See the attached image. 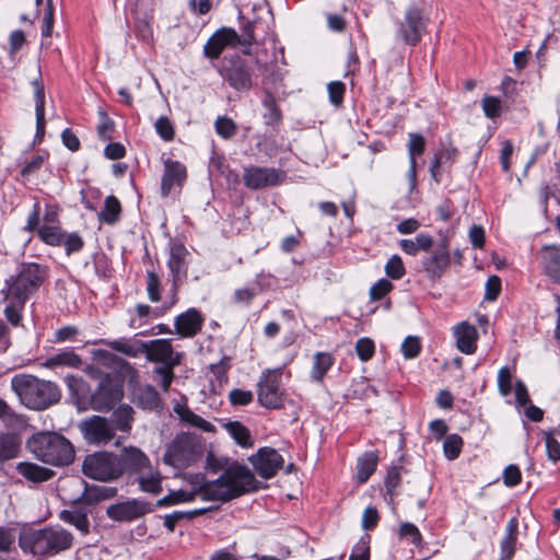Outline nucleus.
<instances>
[{"label":"nucleus","mask_w":560,"mask_h":560,"mask_svg":"<svg viewBox=\"0 0 560 560\" xmlns=\"http://www.w3.org/2000/svg\"><path fill=\"white\" fill-rule=\"evenodd\" d=\"M254 474L244 465L233 464L215 480L202 483L195 491H171L159 501L160 505L191 502L197 495L205 501H229L257 489Z\"/></svg>","instance_id":"f257e3e1"},{"label":"nucleus","mask_w":560,"mask_h":560,"mask_svg":"<svg viewBox=\"0 0 560 560\" xmlns=\"http://www.w3.org/2000/svg\"><path fill=\"white\" fill-rule=\"evenodd\" d=\"M11 389L19 397L22 405L33 410H44L60 399V392L56 384L30 374L13 376Z\"/></svg>","instance_id":"f03ea898"},{"label":"nucleus","mask_w":560,"mask_h":560,"mask_svg":"<svg viewBox=\"0 0 560 560\" xmlns=\"http://www.w3.org/2000/svg\"><path fill=\"white\" fill-rule=\"evenodd\" d=\"M27 448L38 460L51 466H67L74 459L72 444L55 432L34 434L27 441Z\"/></svg>","instance_id":"7ed1b4c3"},{"label":"nucleus","mask_w":560,"mask_h":560,"mask_svg":"<svg viewBox=\"0 0 560 560\" xmlns=\"http://www.w3.org/2000/svg\"><path fill=\"white\" fill-rule=\"evenodd\" d=\"M72 535L61 527L27 530L19 538L20 547L33 555L58 553L71 547Z\"/></svg>","instance_id":"20e7f679"},{"label":"nucleus","mask_w":560,"mask_h":560,"mask_svg":"<svg viewBox=\"0 0 560 560\" xmlns=\"http://www.w3.org/2000/svg\"><path fill=\"white\" fill-rule=\"evenodd\" d=\"M47 277L46 268L35 262L20 265L16 276L5 280V299H12L18 305H25Z\"/></svg>","instance_id":"39448f33"},{"label":"nucleus","mask_w":560,"mask_h":560,"mask_svg":"<svg viewBox=\"0 0 560 560\" xmlns=\"http://www.w3.org/2000/svg\"><path fill=\"white\" fill-rule=\"evenodd\" d=\"M113 452L98 451L85 456L82 464L83 474L91 479L110 482L122 476V464Z\"/></svg>","instance_id":"423d86ee"},{"label":"nucleus","mask_w":560,"mask_h":560,"mask_svg":"<svg viewBox=\"0 0 560 560\" xmlns=\"http://www.w3.org/2000/svg\"><path fill=\"white\" fill-rule=\"evenodd\" d=\"M260 25L259 20L249 21L244 26V38L241 39L237 33L231 28H221L214 33L205 45V55L211 59L220 56L228 46L236 47L237 45H252L255 42L254 32Z\"/></svg>","instance_id":"0eeeda50"},{"label":"nucleus","mask_w":560,"mask_h":560,"mask_svg":"<svg viewBox=\"0 0 560 560\" xmlns=\"http://www.w3.org/2000/svg\"><path fill=\"white\" fill-rule=\"evenodd\" d=\"M281 369L266 370L258 382V401L270 409L280 408L284 401V389L281 387Z\"/></svg>","instance_id":"6e6552de"},{"label":"nucleus","mask_w":560,"mask_h":560,"mask_svg":"<svg viewBox=\"0 0 560 560\" xmlns=\"http://www.w3.org/2000/svg\"><path fill=\"white\" fill-rule=\"evenodd\" d=\"M84 441L90 445L104 446L115 441V428L108 418L91 416L83 419L78 425Z\"/></svg>","instance_id":"1a4fd4ad"},{"label":"nucleus","mask_w":560,"mask_h":560,"mask_svg":"<svg viewBox=\"0 0 560 560\" xmlns=\"http://www.w3.org/2000/svg\"><path fill=\"white\" fill-rule=\"evenodd\" d=\"M194 457V440L187 433L178 434L167 446L163 456L165 464L175 468H184Z\"/></svg>","instance_id":"9d476101"},{"label":"nucleus","mask_w":560,"mask_h":560,"mask_svg":"<svg viewBox=\"0 0 560 560\" xmlns=\"http://www.w3.org/2000/svg\"><path fill=\"white\" fill-rule=\"evenodd\" d=\"M122 395V386L116 380L106 375L92 394L91 401L95 410H108L121 399Z\"/></svg>","instance_id":"9b49d317"},{"label":"nucleus","mask_w":560,"mask_h":560,"mask_svg":"<svg viewBox=\"0 0 560 560\" xmlns=\"http://www.w3.org/2000/svg\"><path fill=\"white\" fill-rule=\"evenodd\" d=\"M285 173L272 167L250 166L244 170L243 179L249 189H262L282 183Z\"/></svg>","instance_id":"f8f14e48"},{"label":"nucleus","mask_w":560,"mask_h":560,"mask_svg":"<svg viewBox=\"0 0 560 560\" xmlns=\"http://www.w3.org/2000/svg\"><path fill=\"white\" fill-rule=\"evenodd\" d=\"M257 474L264 479H270L282 468L284 459L275 448L262 447L249 457Z\"/></svg>","instance_id":"ddd939ff"},{"label":"nucleus","mask_w":560,"mask_h":560,"mask_svg":"<svg viewBox=\"0 0 560 560\" xmlns=\"http://www.w3.org/2000/svg\"><path fill=\"white\" fill-rule=\"evenodd\" d=\"M144 348L149 361L171 366L180 364L183 354L174 351L170 339L151 340Z\"/></svg>","instance_id":"4468645a"},{"label":"nucleus","mask_w":560,"mask_h":560,"mask_svg":"<svg viewBox=\"0 0 560 560\" xmlns=\"http://www.w3.org/2000/svg\"><path fill=\"white\" fill-rule=\"evenodd\" d=\"M451 256L445 241L441 242L432 254L422 260V267L427 277L431 280L440 279L448 269Z\"/></svg>","instance_id":"2eb2a0df"},{"label":"nucleus","mask_w":560,"mask_h":560,"mask_svg":"<svg viewBox=\"0 0 560 560\" xmlns=\"http://www.w3.org/2000/svg\"><path fill=\"white\" fill-rule=\"evenodd\" d=\"M221 74L237 91L249 90L252 86L250 73L240 57L228 60Z\"/></svg>","instance_id":"dca6fc26"},{"label":"nucleus","mask_w":560,"mask_h":560,"mask_svg":"<svg viewBox=\"0 0 560 560\" xmlns=\"http://www.w3.org/2000/svg\"><path fill=\"white\" fill-rule=\"evenodd\" d=\"M149 511L148 503L132 500L110 505L107 509V515L114 521L129 522L143 516Z\"/></svg>","instance_id":"f3484780"},{"label":"nucleus","mask_w":560,"mask_h":560,"mask_svg":"<svg viewBox=\"0 0 560 560\" xmlns=\"http://www.w3.org/2000/svg\"><path fill=\"white\" fill-rule=\"evenodd\" d=\"M422 26L421 11L416 8L409 9L405 14V21L399 26V33L405 43L416 46L421 39Z\"/></svg>","instance_id":"a211bd4d"},{"label":"nucleus","mask_w":560,"mask_h":560,"mask_svg":"<svg viewBox=\"0 0 560 560\" xmlns=\"http://www.w3.org/2000/svg\"><path fill=\"white\" fill-rule=\"evenodd\" d=\"M133 409L129 405H120L112 413L109 421L115 428V435L117 439L114 442L115 446L120 445L121 441L129 434L133 423Z\"/></svg>","instance_id":"6ab92c4d"},{"label":"nucleus","mask_w":560,"mask_h":560,"mask_svg":"<svg viewBox=\"0 0 560 560\" xmlns=\"http://www.w3.org/2000/svg\"><path fill=\"white\" fill-rule=\"evenodd\" d=\"M538 258L545 273L560 283V246L545 245L539 250Z\"/></svg>","instance_id":"aec40b11"},{"label":"nucleus","mask_w":560,"mask_h":560,"mask_svg":"<svg viewBox=\"0 0 560 560\" xmlns=\"http://www.w3.org/2000/svg\"><path fill=\"white\" fill-rule=\"evenodd\" d=\"M188 256L187 248L180 243H174L171 246L170 259H168V268L171 270L173 277V284L177 287V284L186 277L187 273V262L186 257Z\"/></svg>","instance_id":"412c9836"},{"label":"nucleus","mask_w":560,"mask_h":560,"mask_svg":"<svg viewBox=\"0 0 560 560\" xmlns=\"http://www.w3.org/2000/svg\"><path fill=\"white\" fill-rule=\"evenodd\" d=\"M118 458L122 464V475L125 471L130 470L132 472H141L149 468L150 459L149 457L138 447L136 446H126L121 450Z\"/></svg>","instance_id":"4be33fe9"},{"label":"nucleus","mask_w":560,"mask_h":560,"mask_svg":"<svg viewBox=\"0 0 560 560\" xmlns=\"http://www.w3.org/2000/svg\"><path fill=\"white\" fill-rule=\"evenodd\" d=\"M456 347L465 354H472L477 348L478 331L474 325L462 322L454 327Z\"/></svg>","instance_id":"5701e85b"},{"label":"nucleus","mask_w":560,"mask_h":560,"mask_svg":"<svg viewBox=\"0 0 560 560\" xmlns=\"http://www.w3.org/2000/svg\"><path fill=\"white\" fill-rule=\"evenodd\" d=\"M186 179V167L177 162L166 160L164 162V174L162 177L161 191L164 197L168 196L175 185H182Z\"/></svg>","instance_id":"b1692460"},{"label":"nucleus","mask_w":560,"mask_h":560,"mask_svg":"<svg viewBox=\"0 0 560 560\" xmlns=\"http://www.w3.org/2000/svg\"><path fill=\"white\" fill-rule=\"evenodd\" d=\"M202 322L201 314L196 308H189L176 317V332L182 337H192L201 329Z\"/></svg>","instance_id":"393cba45"},{"label":"nucleus","mask_w":560,"mask_h":560,"mask_svg":"<svg viewBox=\"0 0 560 560\" xmlns=\"http://www.w3.org/2000/svg\"><path fill=\"white\" fill-rule=\"evenodd\" d=\"M34 89L35 116H36V133L35 141L40 142L45 135V90L38 79L32 82Z\"/></svg>","instance_id":"a878e982"},{"label":"nucleus","mask_w":560,"mask_h":560,"mask_svg":"<svg viewBox=\"0 0 560 560\" xmlns=\"http://www.w3.org/2000/svg\"><path fill=\"white\" fill-rule=\"evenodd\" d=\"M174 412L177 415L179 420L194 428H198L205 432H213L214 425L209 421L205 420L200 416L192 412L186 402H176L173 407Z\"/></svg>","instance_id":"bb28decb"},{"label":"nucleus","mask_w":560,"mask_h":560,"mask_svg":"<svg viewBox=\"0 0 560 560\" xmlns=\"http://www.w3.org/2000/svg\"><path fill=\"white\" fill-rule=\"evenodd\" d=\"M518 521L516 517L509 520L505 527V535L501 540V560H511L515 552V545L517 540Z\"/></svg>","instance_id":"cd10ccee"},{"label":"nucleus","mask_w":560,"mask_h":560,"mask_svg":"<svg viewBox=\"0 0 560 560\" xmlns=\"http://www.w3.org/2000/svg\"><path fill=\"white\" fill-rule=\"evenodd\" d=\"M16 470L32 482H44L54 476V471L34 463L23 462L16 465Z\"/></svg>","instance_id":"c85d7f7f"},{"label":"nucleus","mask_w":560,"mask_h":560,"mask_svg":"<svg viewBox=\"0 0 560 560\" xmlns=\"http://www.w3.org/2000/svg\"><path fill=\"white\" fill-rule=\"evenodd\" d=\"M117 493V489L108 486L85 485L82 501L88 504L109 500Z\"/></svg>","instance_id":"c756f323"},{"label":"nucleus","mask_w":560,"mask_h":560,"mask_svg":"<svg viewBox=\"0 0 560 560\" xmlns=\"http://www.w3.org/2000/svg\"><path fill=\"white\" fill-rule=\"evenodd\" d=\"M378 463V456L374 452L364 453L357 464V480L360 483H364L374 474Z\"/></svg>","instance_id":"7c9ffc66"},{"label":"nucleus","mask_w":560,"mask_h":560,"mask_svg":"<svg viewBox=\"0 0 560 560\" xmlns=\"http://www.w3.org/2000/svg\"><path fill=\"white\" fill-rule=\"evenodd\" d=\"M44 365L46 368L67 366L78 369L82 365V359L73 350L67 349L48 358Z\"/></svg>","instance_id":"2f4dec72"},{"label":"nucleus","mask_w":560,"mask_h":560,"mask_svg":"<svg viewBox=\"0 0 560 560\" xmlns=\"http://www.w3.org/2000/svg\"><path fill=\"white\" fill-rule=\"evenodd\" d=\"M457 154H458L457 149L451 144L443 147L435 154L434 160L431 165V168H430V172H431L432 178L436 183L440 182V176H441L440 167L442 166V164H444L446 162L453 163L456 160Z\"/></svg>","instance_id":"473e14b6"},{"label":"nucleus","mask_w":560,"mask_h":560,"mask_svg":"<svg viewBox=\"0 0 560 560\" xmlns=\"http://www.w3.org/2000/svg\"><path fill=\"white\" fill-rule=\"evenodd\" d=\"M433 245V238L429 234H418L415 240H401L399 246L407 255L416 256L419 250H429Z\"/></svg>","instance_id":"72a5a7b5"},{"label":"nucleus","mask_w":560,"mask_h":560,"mask_svg":"<svg viewBox=\"0 0 560 560\" xmlns=\"http://www.w3.org/2000/svg\"><path fill=\"white\" fill-rule=\"evenodd\" d=\"M142 491L158 494L162 491V478L159 471L153 470L151 465L140 472L138 478Z\"/></svg>","instance_id":"f704fd0d"},{"label":"nucleus","mask_w":560,"mask_h":560,"mask_svg":"<svg viewBox=\"0 0 560 560\" xmlns=\"http://www.w3.org/2000/svg\"><path fill=\"white\" fill-rule=\"evenodd\" d=\"M334 359L327 352H317L314 355L313 368L311 372L312 380L316 382H320L328 370L332 366Z\"/></svg>","instance_id":"c9c22d12"},{"label":"nucleus","mask_w":560,"mask_h":560,"mask_svg":"<svg viewBox=\"0 0 560 560\" xmlns=\"http://www.w3.org/2000/svg\"><path fill=\"white\" fill-rule=\"evenodd\" d=\"M121 212L119 200L115 196H108L105 199L104 209L98 213L100 221L114 224L118 221Z\"/></svg>","instance_id":"e433bc0d"},{"label":"nucleus","mask_w":560,"mask_h":560,"mask_svg":"<svg viewBox=\"0 0 560 560\" xmlns=\"http://www.w3.org/2000/svg\"><path fill=\"white\" fill-rule=\"evenodd\" d=\"M39 238L50 246H60L63 242V233L59 226L45 224L38 229Z\"/></svg>","instance_id":"4c0bfd02"},{"label":"nucleus","mask_w":560,"mask_h":560,"mask_svg":"<svg viewBox=\"0 0 560 560\" xmlns=\"http://www.w3.org/2000/svg\"><path fill=\"white\" fill-rule=\"evenodd\" d=\"M226 430L231 434V436L235 440V442L241 445L242 447H249L252 446L250 441V433L248 429L243 425L242 423L235 421V422H229L226 424Z\"/></svg>","instance_id":"58836bf2"},{"label":"nucleus","mask_w":560,"mask_h":560,"mask_svg":"<svg viewBox=\"0 0 560 560\" xmlns=\"http://www.w3.org/2000/svg\"><path fill=\"white\" fill-rule=\"evenodd\" d=\"M19 452V443L13 435L0 434V462L14 458Z\"/></svg>","instance_id":"ea45409f"},{"label":"nucleus","mask_w":560,"mask_h":560,"mask_svg":"<svg viewBox=\"0 0 560 560\" xmlns=\"http://www.w3.org/2000/svg\"><path fill=\"white\" fill-rule=\"evenodd\" d=\"M463 447V440L458 434H450L445 438L443 443L444 455L447 459H456Z\"/></svg>","instance_id":"a19ab883"},{"label":"nucleus","mask_w":560,"mask_h":560,"mask_svg":"<svg viewBox=\"0 0 560 560\" xmlns=\"http://www.w3.org/2000/svg\"><path fill=\"white\" fill-rule=\"evenodd\" d=\"M65 382L72 394L78 399L84 398L89 394V387L82 377L68 375Z\"/></svg>","instance_id":"79ce46f5"},{"label":"nucleus","mask_w":560,"mask_h":560,"mask_svg":"<svg viewBox=\"0 0 560 560\" xmlns=\"http://www.w3.org/2000/svg\"><path fill=\"white\" fill-rule=\"evenodd\" d=\"M174 368L175 366L163 365V366H158L153 370L154 381L162 387V389L164 392L168 390V388L173 382V378H174L173 369Z\"/></svg>","instance_id":"37998d69"},{"label":"nucleus","mask_w":560,"mask_h":560,"mask_svg":"<svg viewBox=\"0 0 560 560\" xmlns=\"http://www.w3.org/2000/svg\"><path fill=\"white\" fill-rule=\"evenodd\" d=\"M140 405L145 409H155L160 406V397L152 386H147L140 390L138 396Z\"/></svg>","instance_id":"c03bdc74"},{"label":"nucleus","mask_w":560,"mask_h":560,"mask_svg":"<svg viewBox=\"0 0 560 560\" xmlns=\"http://www.w3.org/2000/svg\"><path fill=\"white\" fill-rule=\"evenodd\" d=\"M425 141L421 135L409 133L408 154L409 162H416V158L424 152Z\"/></svg>","instance_id":"a18cd8bd"},{"label":"nucleus","mask_w":560,"mask_h":560,"mask_svg":"<svg viewBox=\"0 0 560 560\" xmlns=\"http://www.w3.org/2000/svg\"><path fill=\"white\" fill-rule=\"evenodd\" d=\"M355 352L361 361H369L375 352L374 341L366 337L358 339L355 343Z\"/></svg>","instance_id":"49530a36"},{"label":"nucleus","mask_w":560,"mask_h":560,"mask_svg":"<svg viewBox=\"0 0 560 560\" xmlns=\"http://www.w3.org/2000/svg\"><path fill=\"white\" fill-rule=\"evenodd\" d=\"M61 517L65 522L75 526L83 533L89 532V520L84 514L78 512L63 511Z\"/></svg>","instance_id":"de8ad7c7"},{"label":"nucleus","mask_w":560,"mask_h":560,"mask_svg":"<svg viewBox=\"0 0 560 560\" xmlns=\"http://www.w3.org/2000/svg\"><path fill=\"white\" fill-rule=\"evenodd\" d=\"M386 275L394 279L398 280L404 277L406 270L402 264L401 258L398 255H393L385 265Z\"/></svg>","instance_id":"09e8293b"},{"label":"nucleus","mask_w":560,"mask_h":560,"mask_svg":"<svg viewBox=\"0 0 560 560\" xmlns=\"http://www.w3.org/2000/svg\"><path fill=\"white\" fill-rule=\"evenodd\" d=\"M401 480L400 468L393 467L388 470L385 479V488L387 495L389 497L388 502L392 503L395 495V490L399 487Z\"/></svg>","instance_id":"8fccbe9b"},{"label":"nucleus","mask_w":560,"mask_h":560,"mask_svg":"<svg viewBox=\"0 0 560 560\" xmlns=\"http://www.w3.org/2000/svg\"><path fill=\"white\" fill-rule=\"evenodd\" d=\"M512 372L508 366H502L498 372V389L504 397L512 392Z\"/></svg>","instance_id":"3c124183"},{"label":"nucleus","mask_w":560,"mask_h":560,"mask_svg":"<svg viewBox=\"0 0 560 560\" xmlns=\"http://www.w3.org/2000/svg\"><path fill=\"white\" fill-rule=\"evenodd\" d=\"M262 105L267 110L265 117L268 124H276L281 119V112L278 108L273 96L270 94L266 95L262 101Z\"/></svg>","instance_id":"603ef678"},{"label":"nucleus","mask_w":560,"mask_h":560,"mask_svg":"<svg viewBox=\"0 0 560 560\" xmlns=\"http://www.w3.org/2000/svg\"><path fill=\"white\" fill-rule=\"evenodd\" d=\"M398 534L401 538H410V541L415 546H420L422 541L421 533L419 532L418 527L413 525L412 523H402L399 526Z\"/></svg>","instance_id":"864d4df0"},{"label":"nucleus","mask_w":560,"mask_h":560,"mask_svg":"<svg viewBox=\"0 0 560 560\" xmlns=\"http://www.w3.org/2000/svg\"><path fill=\"white\" fill-rule=\"evenodd\" d=\"M114 121L106 115L105 112H100V122L97 125V135L102 140H109L114 131Z\"/></svg>","instance_id":"5fc2aeb1"},{"label":"nucleus","mask_w":560,"mask_h":560,"mask_svg":"<svg viewBox=\"0 0 560 560\" xmlns=\"http://www.w3.org/2000/svg\"><path fill=\"white\" fill-rule=\"evenodd\" d=\"M214 127L218 135L225 139L233 137L236 131L234 121L228 117H219L214 122Z\"/></svg>","instance_id":"6e6d98bb"},{"label":"nucleus","mask_w":560,"mask_h":560,"mask_svg":"<svg viewBox=\"0 0 560 560\" xmlns=\"http://www.w3.org/2000/svg\"><path fill=\"white\" fill-rule=\"evenodd\" d=\"M482 110L488 118H495L501 112V101L494 96H485L481 102Z\"/></svg>","instance_id":"4d7b16f0"},{"label":"nucleus","mask_w":560,"mask_h":560,"mask_svg":"<svg viewBox=\"0 0 560 560\" xmlns=\"http://www.w3.org/2000/svg\"><path fill=\"white\" fill-rule=\"evenodd\" d=\"M46 154H36L34 156H32L31 160L26 161L24 166L22 167L21 170V175L23 177H28L35 173H37L40 167L43 166L45 160H46Z\"/></svg>","instance_id":"13d9d810"},{"label":"nucleus","mask_w":560,"mask_h":560,"mask_svg":"<svg viewBox=\"0 0 560 560\" xmlns=\"http://www.w3.org/2000/svg\"><path fill=\"white\" fill-rule=\"evenodd\" d=\"M258 290L255 288H242L237 289L234 292L233 299L236 303H244L249 304L250 301L254 299V296L259 292L264 290V285L260 283V281L257 280Z\"/></svg>","instance_id":"bf43d9fd"},{"label":"nucleus","mask_w":560,"mask_h":560,"mask_svg":"<svg viewBox=\"0 0 560 560\" xmlns=\"http://www.w3.org/2000/svg\"><path fill=\"white\" fill-rule=\"evenodd\" d=\"M420 349H421L420 340L417 337H412V336H408L401 345V351L406 359L416 358L419 354Z\"/></svg>","instance_id":"052dcab7"},{"label":"nucleus","mask_w":560,"mask_h":560,"mask_svg":"<svg viewBox=\"0 0 560 560\" xmlns=\"http://www.w3.org/2000/svg\"><path fill=\"white\" fill-rule=\"evenodd\" d=\"M155 130L159 136L165 140L171 141L174 138V128L170 119L165 116L160 117L155 121Z\"/></svg>","instance_id":"680f3d73"},{"label":"nucleus","mask_w":560,"mask_h":560,"mask_svg":"<svg viewBox=\"0 0 560 560\" xmlns=\"http://www.w3.org/2000/svg\"><path fill=\"white\" fill-rule=\"evenodd\" d=\"M8 305L4 308V316L8 322L13 326H19L21 322L20 311L24 305H18L12 299H5Z\"/></svg>","instance_id":"e2e57ef3"},{"label":"nucleus","mask_w":560,"mask_h":560,"mask_svg":"<svg viewBox=\"0 0 560 560\" xmlns=\"http://www.w3.org/2000/svg\"><path fill=\"white\" fill-rule=\"evenodd\" d=\"M147 291L152 302L160 301V279L153 271L147 273Z\"/></svg>","instance_id":"0e129e2a"},{"label":"nucleus","mask_w":560,"mask_h":560,"mask_svg":"<svg viewBox=\"0 0 560 560\" xmlns=\"http://www.w3.org/2000/svg\"><path fill=\"white\" fill-rule=\"evenodd\" d=\"M392 289H393V284L389 280L380 279L370 289V296L372 300L378 301L382 298H384Z\"/></svg>","instance_id":"69168bd1"},{"label":"nucleus","mask_w":560,"mask_h":560,"mask_svg":"<svg viewBox=\"0 0 560 560\" xmlns=\"http://www.w3.org/2000/svg\"><path fill=\"white\" fill-rule=\"evenodd\" d=\"M329 100L335 106H339L342 103L345 94V84L340 81H334L328 84Z\"/></svg>","instance_id":"338daca9"},{"label":"nucleus","mask_w":560,"mask_h":560,"mask_svg":"<svg viewBox=\"0 0 560 560\" xmlns=\"http://www.w3.org/2000/svg\"><path fill=\"white\" fill-rule=\"evenodd\" d=\"M548 458L553 463L560 460V443L551 435L547 434L545 439Z\"/></svg>","instance_id":"774afa93"}]
</instances>
